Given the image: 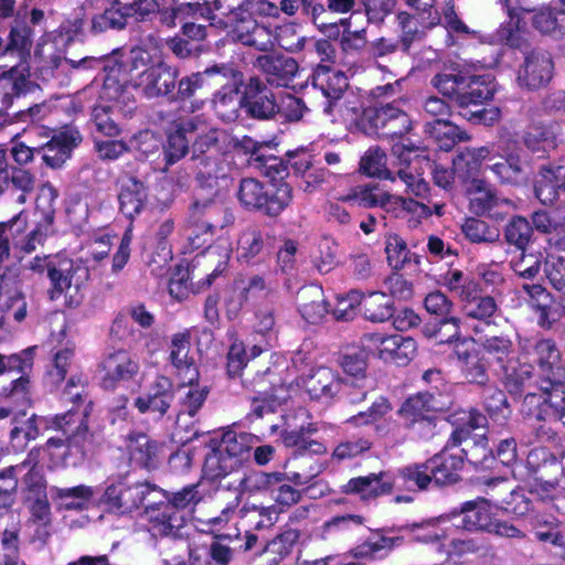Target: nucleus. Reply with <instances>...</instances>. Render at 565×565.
<instances>
[{
    "instance_id": "49530a36",
    "label": "nucleus",
    "mask_w": 565,
    "mask_h": 565,
    "mask_svg": "<svg viewBox=\"0 0 565 565\" xmlns=\"http://www.w3.org/2000/svg\"><path fill=\"white\" fill-rule=\"evenodd\" d=\"M499 492H508L505 497L495 499V507L516 516H525L533 509L532 500L521 489H508L504 481L499 482Z\"/></svg>"
},
{
    "instance_id": "c03bdc74",
    "label": "nucleus",
    "mask_w": 565,
    "mask_h": 565,
    "mask_svg": "<svg viewBox=\"0 0 565 565\" xmlns=\"http://www.w3.org/2000/svg\"><path fill=\"white\" fill-rule=\"evenodd\" d=\"M522 290L527 295L530 305L540 313V324L550 328V316L555 303L552 294L541 284L525 282Z\"/></svg>"
},
{
    "instance_id": "2eb2a0df",
    "label": "nucleus",
    "mask_w": 565,
    "mask_h": 565,
    "mask_svg": "<svg viewBox=\"0 0 565 565\" xmlns=\"http://www.w3.org/2000/svg\"><path fill=\"white\" fill-rule=\"evenodd\" d=\"M554 64L551 54L542 50H532L525 54L518 72V83L529 90L546 86L553 77Z\"/></svg>"
},
{
    "instance_id": "4be33fe9",
    "label": "nucleus",
    "mask_w": 565,
    "mask_h": 565,
    "mask_svg": "<svg viewBox=\"0 0 565 565\" xmlns=\"http://www.w3.org/2000/svg\"><path fill=\"white\" fill-rule=\"evenodd\" d=\"M291 184L267 183L256 213L269 220H278L294 202Z\"/></svg>"
},
{
    "instance_id": "412c9836",
    "label": "nucleus",
    "mask_w": 565,
    "mask_h": 565,
    "mask_svg": "<svg viewBox=\"0 0 565 565\" xmlns=\"http://www.w3.org/2000/svg\"><path fill=\"white\" fill-rule=\"evenodd\" d=\"M299 8L330 39H338L340 36V24L326 21L324 3L319 0H281L278 10L288 15H294Z\"/></svg>"
},
{
    "instance_id": "69168bd1",
    "label": "nucleus",
    "mask_w": 565,
    "mask_h": 565,
    "mask_svg": "<svg viewBox=\"0 0 565 565\" xmlns=\"http://www.w3.org/2000/svg\"><path fill=\"white\" fill-rule=\"evenodd\" d=\"M284 475L280 472H253L239 481L242 492L256 493L263 491L274 492V487L281 483Z\"/></svg>"
},
{
    "instance_id": "20e7f679",
    "label": "nucleus",
    "mask_w": 565,
    "mask_h": 565,
    "mask_svg": "<svg viewBox=\"0 0 565 565\" xmlns=\"http://www.w3.org/2000/svg\"><path fill=\"white\" fill-rule=\"evenodd\" d=\"M170 373L175 374L182 385H188V390L181 397V411L175 419V429L173 433L177 441L186 444L199 437V430L194 424L188 425L184 415L194 417L199 409L203 406L209 391L206 387L193 386L199 380V370L192 358L189 355H169Z\"/></svg>"
},
{
    "instance_id": "c756f323",
    "label": "nucleus",
    "mask_w": 565,
    "mask_h": 565,
    "mask_svg": "<svg viewBox=\"0 0 565 565\" xmlns=\"http://www.w3.org/2000/svg\"><path fill=\"white\" fill-rule=\"evenodd\" d=\"M460 323V318L451 317L447 320V323L437 321L435 324H425L422 333L426 339L434 340L436 344L456 343L454 353H459L457 350L459 345L465 347L476 343L472 337H461Z\"/></svg>"
},
{
    "instance_id": "cd10ccee",
    "label": "nucleus",
    "mask_w": 565,
    "mask_h": 565,
    "mask_svg": "<svg viewBox=\"0 0 565 565\" xmlns=\"http://www.w3.org/2000/svg\"><path fill=\"white\" fill-rule=\"evenodd\" d=\"M312 399H331L340 390V382L330 369L318 367L305 377L297 379Z\"/></svg>"
},
{
    "instance_id": "7c9ffc66",
    "label": "nucleus",
    "mask_w": 565,
    "mask_h": 565,
    "mask_svg": "<svg viewBox=\"0 0 565 565\" xmlns=\"http://www.w3.org/2000/svg\"><path fill=\"white\" fill-rule=\"evenodd\" d=\"M450 443L454 447L463 444V447L458 451L473 466L487 467V461L491 458V450L488 448L484 438L479 440L469 437V431L465 427H458L450 436Z\"/></svg>"
},
{
    "instance_id": "aec40b11",
    "label": "nucleus",
    "mask_w": 565,
    "mask_h": 565,
    "mask_svg": "<svg viewBox=\"0 0 565 565\" xmlns=\"http://www.w3.org/2000/svg\"><path fill=\"white\" fill-rule=\"evenodd\" d=\"M117 199L119 213L129 221L127 228L131 231L135 220L147 207L148 188L136 177H129L120 184Z\"/></svg>"
},
{
    "instance_id": "f8f14e48",
    "label": "nucleus",
    "mask_w": 565,
    "mask_h": 565,
    "mask_svg": "<svg viewBox=\"0 0 565 565\" xmlns=\"http://www.w3.org/2000/svg\"><path fill=\"white\" fill-rule=\"evenodd\" d=\"M82 141L83 136L79 129L75 125L67 124L52 130L51 138L38 147V154L42 156L47 167L58 169L72 157Z\"/></svg>"
},
{
    "instance_id": "0e129e2a",
    "label": "nucleus",
    "mask_w": 565,
    "mask_h": 565,
    "mask_svg": "<svg viewBox=\"0 0 565 565\" xmlns=\"http://www.w3.org/2000/svg\"><path fill=\"white\" fill-rule=\"evenodd\" d=\"M364 518L359 514L337 515L326 521L320 529V536L323 540H331L348 533L353 527L361 526Z\"/></svg>"
},
{
    "instance_id": "6e6552de",
    "label": "nucleus",
    "mask_w": 565,
    "mask_h": 565,
    "mask_svg": "<svg viewBox=\"0 0 565 565\" xmlns=\"http://www.w3.org/2000/svg\"><path fill=\"white\" fill-rule=\"evenodd\" d=\"M461 526L470 532H483L504 539H524L525 533L513 523L495 518L487 499L467 501L460 509Z\"/></svg>"
},
{
    "instance_id": "393cba45",
    "label": "nucleus",
    "mask_w": 565,
    "mask_h": 565,
    "mask_svg": "<svg viewBox=\"0 0 565 565\" xmlns=\"http://www.w3.org/2000/svg\"><path fill=\"white\" fill-rule=\"evenodd\" d=\"M454 448L449 439L444 450L428 461L431 476L437 483L450 484L459 480L463 459L459 452H451Z\"/></svg>"
},
{
    "instance_id": "603ef678",
    "label": "nucleus",
    "mask_w": 565,
    "mask_h": 565,
    "mask_svg": "<svg viewBox=\"0 0 565 565\" xmlns=\"http://www.w3.org/2000/svg\"><path fill=\"white\" fill-rule=\"evenodd\" d=\"M266 184L267 182L252 177L242 178L239 180L236 198L243 210L256 213Z\"/></svg>"
},
{
    "instance_id": "a211bd4d",
    "label": "nucleus",
    "mask_w": 565,
    "mask_h": 565,
    "mask_svg": "<svg viewBox=\"0 0 565 565\" xmlns=\"http://www.w3.org/2000/svg\"><path fill=\"white\" fill-rule=\"evenodd\" d=\"M178 76V68L162 61L146 67L140 73L145 95L148 98L166 97L170 103H173Z\"/></svg>"
},
{
    "instance_id": "680f3d73",
    "label": "nucleus",
    "mask_w": 565,
    "mask_h": 565,
    "mask_svg": "<svg viewBox=\"0 0 565 565\" xmlns=\"http://www.w3.org/2000/svg\"><path fill=\"white\" fill-rule=\"evenodd\" d=\"M18 280H13L14 288L11 290L6 282V276L0 278V296L6 295V301L2 310L4 312L13 311V318L17 322H21L26 317V301L24 294L18 288Z\"/></svg>"
},
{
    "instance_id": "864d4df0",
    "label": "nucleus",
    "mask_w": 565,
    "mask_h": 565,
    "mask_svg": "<svg viewBox=\"0 0 565 565\" xmlns=\"http://www.w3.org/2000/svg\"><path fill=\"white\" fill-rule=\"evenodd\" d=\"M265 247L264 234L256 227H249L242 232L237 241L238 259L250 264L262 254Z\"/></svg>"
},
{
    "instance_id": "e433bc0d",
    "label": "nucleus",
    "mask_w": 565,
    "mask_h": 565,
    "mask_svg": "<svg viewBox=\"0 0 565 565\" xmlns=\"http://www.w3.org/2000/svg\"><path fill=\"white\" fill-rule=\"evenodd\" d=\"M216 443L238 468L244 461L249 459L254 444L252 435L230 429L224 431L221 440Z\"/></svg>"
},
{
    "instance_id": "b1692460",
    "label": "nucleus",
    "mask_w": 565,
    "mask_h": 565,
    "mask_svg": "<svg viewBox=\"0 0 565 565\" xmlns=\"http://www.w3.org/2000/svg\"><path fill=\"white\" fill-rule=\"evenodd\" d=\"M100 98L110 110L125 117L131 116L137 109V100L130 88L110 74L104 81Z\"/></svg>"
},
{
    "instance_id": "de8ad7c7",
    "label": "nucleus",
    "mask_w": 565,
    "mask_h": 565,
    "mask_svg": "<svg viewBox=\"0 0 565 565\" xmlns=\"http://www.w3.org/2000/svg\"><path fill=\"white\" fill-rule=\"evenodd\" d=\"M503 237L509 245L524 252L533 237L531 222L524 216L513 215L504 226Z\"/></svg>"
},
{
    "instance_id": "f3484780",
    "label": "nucleus",
    "mask_w": 565,
    "mask_h": 565,
    "mask_svg": "<svg viewBox=\"0 0 565 565\" xmlns=\"http://www.w3.org/2000/svg\"><path fill=\"white\" fill-rule=\"evenodd\" d=\"M174 401V384L166 375H157L145 394L138 396L134 405L141 413H153L162 418Z\"/></svg>"
},
{
    "instance_id": "8fccbe9b",
    "label": "nucleus",
    "mask_w": 565,
    "mask_h": 565,
    "mask_svg": "<svg viewBox=\"0 0 565 565\" xmlns=\"http://www.w3.org/2000/svg\"><path fill=\"white\" fill-rule=\"evenodd\" d=\"M488 168L494 173L497 179L502 184H521L525 180V172L522 167V160L518 154H509L501 158Z\"/></svg>"
},
{
    "instance_id": "7ed1b4c3",
    "label": "nucleus",
    "mask_w": 565,
    "mask_h": 565,
    "mask_svg": "<svg viewBox=\"0 0 565 565\" xmlns=\"http://www.w3.org/2000/svg\"><path fill=\"white\" fill-rule=\"evenodd\" d=\"M28 269L47 277L50 281L47 294L51 300H57L67 295L71 298L77 296L86 288L90 278L86 264L61 254L38 255L30 260Z\"/></svg>"
},
{
    "instance_id": "c85d7f7f",
    "label": "nucleus",
    "mask_w": 565,
    "mask_h": 565,
    "mask_svg": "<svg viewBox=\"0 0 565 565\" xmlns=\"http://www.w3.org/2000/svg\"><path fill=\"white\" fill-rule=\"evenodd\" d=\"M138 370L139 365L128 355H107L102 363V386L114 390L120 381L131 379Z\"/></svg>"
},
{
    "instance_id": "4c0bfd02",
    "label": "nucleus",
    "mask_w": 565,
    "mask_h": 565,
    "mask_svg": "<svg viewBox=\"0 0 565 565\" xmlns=\"http://www.w3.org/2000/svg\"><path fill=\"white\" fill-rule=\"evenodd\" d=\"M102 13L94 15L92 20V29L94 32H106L109 30L120 31L127 26L128 19L131 17L130 11L126 10L127 3H107Z\"/></svg>"
},
{
    "instance_id": "5fc2aeb1",
    "label": "nucleus",
    "mask_w": 565,
    "mask_h": 565,
    "mask_svg": "<svg viewBox=\"0 0 565 565\" xmlns=\"http://www.w3.org/2000/svg\"><path fill=\"white\" fill-rule=\"evenodd\" d=\"M401 542L399 537L374 535L351 550L355 558L374 559L381 557L383 552L392 551Z\"/></svg>"
},
{
    "instance_id": "f257e3e1",
    "label": "nucleus",
    "mask_w": 565,
    "mask_h": 565,
    "mask_svg": "<svg viewBox=\"0 0 565 565\" xmlns=\"http://www.w3.org/2000/svg\"><path fill=\"white\" fill-rule=\"evenodd\" d=\"M430 83L460 109V115L469 122L493 126L501 119V110L495 106L470 109L471 106H483L493 100L497 83L491 74L477 75L467 70L454 68L451 73H437Z\"/></svg>"
},
{
    "instance_id": "39448f33",
    "label": "nucleus",
    "mask_w": 565,
    "mask_h": 565,
    "mask_svg": "<svg viewBox=\"0 0 565 565\" xmlns=\"http://www.w3.org/2000/svg\"><path fill=\"white\" fill-rule=\"evenodd\" d=\"M233 223V213L217 199V195L195 198L189 205L186 216L190 249L194 252L212 243L217 231H222Z\"/></svg>"
},
{
    "instance_id": "37998d69",
    "label": "nucleus",
    "mask_w": 565,
    "mask_h": 565,
    "mask_svg": "<svg viewBox=\"0 0 565 565\" xmlns=\"http://www.w3.org/2000/svg\"><path fill=\"white\" fill-rule=\"evenodd\" d=\"M94 494V489L85 484L71 488H51V495L58 500L60 504L66 510H83L87 508Z\"/></svg>"
},
{
    "instance_id": "a878e982",
    "label": "nucleus",
    "mask_w": 565,
    "mask_h": 565,
    "mask_svg": "<svg viewBox=\"0 0 565 565\" xmlns=\"http://www.w3.org/2000/svg\"><path fill=\"white\" fill-rule=\"evenodd\" d=\"M443 409V406L435 399V397L427 392L417 393L409 396L399 409L401 416L412 423H423L429 431L433 430L430 414Z\"/></svg>"
},
{
    "instance_id": "9d476101",
    "label": "nucleus",
    "mask_w": 565,
    "mask_h": 565,
    "mask_svg": "<svg viewBox=\"0 0 565 565\" xmlns=\"http://www.w3.org/2000/svg\"><path fill=\"white\" fill-rule=\"evenodd\" d=\"M241 104L246 117L255 120L275 119L280 111L276 94L256 75L243 79Z\"/></svg>"
},
{
    "instance_id": "58836bf2",
    "label": "nucleus",
    "mask_w": 565,
    "mask_h": 565,
    "mask_svg": "<svg viewBox=\"0 0 565 565\" xmlns=\"http://www.w3.org/2000/svg\"><path fill=\"white\" fill-rule=\"evenodd\" d=\"M396 106L392 103L381 106H369L363 109L360 126L365 134L382 138Z\"/></svg>"
},
{
    "instance_id": "e2e57ef3",
    "label": "nucleus",
    "mask_w": 565,
    "mask_h": 565,
    "mask_svg": "<svg viewBox=\"0 0 565 565\" xmlns=\"http://www.w3.org/2000/svg\"><path fill=\"white\" fill-rule=\"evenodd\" d=\"M385 253L388 265L396 271L412 263V252L408 249L406 242L397 234L386 236Z\"/></svg>"
},
{
    "instance_id": "79ce46f5",
    "label": "nucleus",
    "mask_w": 565,
    "mask_h": 565,
    "mask_svg": "<svg viewBox=\"0 0 565 565\" xmlns=\"http://www.w3.org/2000/svg\"><path fill=\"white\" fill-rule=\"evenodd\" d=\"M300 534L297 530L288 529L269 541L262 551L266 565H278L292 551Z\"/></svg>"
},
{
    "instance_id": "bb28decb",
    "label": "nucleus",
    "mask_w": 565,
    "mask_h": 565,
    "mask_svg": "<svg viewBox=\"0 0 565 565\" xmlns=\"http://www.w3.org/2000/svg\"><path fill=\"white\" fill-rule=\"evenodd\" d=\"M196 125L193 120H179L173 122V130L167 132V141L163 145V161L167 167L173 166L189 152L188 134L194 132Z\"/></svg>"
},
{
    "instance_id": "473e14b6",
    "label": "nucleus",
    "mask_w": 565,
    "mask_h": 565,
    "mask_svg": "<svg viewBox=\"0 0 565 565\" xmlns=\"http://www.w3.org/2000/svg\"><path fill=\"white\" fill-rule=\"evenodd\" d=\"M33 30L20 12L13 19L2 54H17L21 60L30 56L33 46Z\"/></svg>"
},
{
    "instance_id": "09e8293b",
    "label": "nucleus",
    "mask_w": 565,
    "mask_h": 565,
    "mask_svg": "<svg viewBox=\"0 0 565 565\" xmlns=\"http://www.w3.org/2000/svg\"><path fill=\"white\" fill-rule=\"evenodd\" d=\"M237 468L230 456L215 443L205 455L203 473L207 479L215 480L227 476Z\"/></svg>"
},
{
    "instance_id": "f03ea898",
    "label": "nucleus",
    "mask_w": 565,
    "mask_h": 565,
    "mask_svg": "<svg viewBox=\"0 0 565 565\" xmlns=\"http://www.w3.org/2000/svg\"><path fill=\"white\" fill-rule=\"evenodd\" d=\"M214 8L225 18V26L236 42L259 52L275 49L271 28L258 19L279 17L276 3L269 0H214Z\"/></svg>"
},
{
    "instance_id": "f704fd0d",
    "label": "nucleus",
    "mask_w": 565,
    "mask_h": 565,
    "mask_svg": "<svg viewBox=\"0 0 565 565\" xmlns=\"http://www.w3.org/2000/svg\"><path fill=\"white\" fill-rule=\"evenodd\" d=\"M298 310L309 323H317L329 312L321 288L301 289L298 295Z\"/></svg>"
},
{
    "instance_id": "a18cd8bd",
    "label": "nucleus",
    "mask_w": 565,
    "mask_h": 565,
    "mask_svg": "<svg viewBox=\"0 0 565 565\" xmlns=\"http://www.w3.org/2000/svg\"><path fill=\"white\" fill-rule=\"evenodd\" d=\"M396 23L399 31L397 40L402 44V53L408 54L412 45L422 40L427 30H424L420 21L407 11H399L396 14Z\"/></svg>"
},
{
    "instance_id": "2f4dec72",
    "label": "nucleus",
    "mask_w": 565,
    "mask_h": 565,
    "mask_svg": "<svg viewBox=\"0 0 565 565\" xmlns=\"http://www.w3.org/2000/svg\"><path fill=\"white\" fill-rule=\"evenodd\" d=\"M361 311L371 322L388 321L396 312L394 299L383 291H361Z\"/></svg>"
},
{
    "instance_id": "4468645a",
    "label": "nucleus",
    "mask_w": 565,
    "mask_h": 565,
    "mask_svg": "<svg viewBox=\"0 0 565 565\" xmlns=\"http://www.w3.org/2000/svg\"><path fill=\"white\" fill-rule=\"evenodd\" d=\"M255 57L253 66L265 77V83L274 87H288L299 71L298 62L280 52H264Z\"/></svg>"
},
{
    "instance_id": "bf43d9fd",
    "label": "nucleus",
    "mask_w": 565,
    "mask_h": 565,
    "mask_svg": "<svg viewBox=\"0 0 565 565\" xmlns=\"http://www.w3.org/2000/svg\"><path fill=\"white\" fill-rule=\"evenodd\" d=\"M13 427L10 430V443L14 450H23L31 440L39 436L38 417L32 415L24 422H20L18 416L12 419Z\"/></svg>"
},
{
    "instance_id": "1a4fd4ad",
    "label": "nucleus",
    "mask_w": 565,
    "mask_h": 565,
    "mask_svg": "<svg viewBox=\"0 0 565 565\" xmlns=\"http://www.w3.org/2000/svg\"><path fill=\"white\" fill-rule=\"evenodd\" d=\"M152 497H164V492L149 483L131 486L120 481L106 488L103 503L110 512L125 514L140 505L152 504Z\"/></svg>"
},
{
    "instance_id": "a19ab883",
    "label": "nucleus",
    "mask_w": 565,
    "mask_h": 565,
    "mask_svg": "<svg viewBox=\"0 0 565 565\" xmlns=\"http://www.w3.org/2000/svg\"><path fill=\"white\" fill-rule=\"evenodd\" d=\"M394 487L405 488L409 491L424 490L431 482L433 476L426 463H414L398 470V473L392 478Z\"/></svg>"
},
{
    "instance_id": "0eeeda50",
    "label": "nucleus",
    "mask_w": 565,
    "mask_h": 565,
    "mask_svg": "<svg viewBox=\"0 0 565 565\" xmlns=\"http://www.w3.org/2000/svg\"><path fill=\"white\" fill-rule=\"evenodd\" d=\"M206 74L221 85L213 98V109L217 118L224 122L235 121L239 117V109H243V73L233 65L221 64L206 68Z\"/></svg>"
},
{
    "instance_id": "3c124183",
    "label": "nucleus",
    "mask_w": 565,
    "mask_h": 565,
    "mask_svg": "<svg viewBox=\"0 0 565 565\" xmlns=\"http://www.w3.org/2000/svg\"><path fill=\"white\" fill-rule=\"evenodd\" d=\"M524 146L539 158H544L550 149L555 147L553 131L543 125H533L522 137Z\"/></svg>"
},
{
    "instance_id": "9b49d317",
    "label": "nucleus",
    "mask_w": 565,
    "mask_h": 565,
    "mask_svg": "<svg viewBox=\"0 0 565 565\" xmlns=\"http://www.w3.org/2000/svg\"><path fill=\"white\" fill-rule=\"evenodd\" d=\"M522 412L537 420H558L565 426V386L556 377L550 379V387L542 395L529 393L524 397Z\"/></svg>"
},
{
    "instance_id": "338daca9",
    "label": "nucleus",
    "mask_w": 565,
    "mask_h": 565,
    "mask_svg": "<svg viewBox=\"0 0 565 565\" xmlns=\"http://www.w3.org/2000/svg\"><path fill=\"white\" fill-rule=\"evenodd\" d=\"M127 447L131 460L143 467H149L157 454V444L145 434L131 436Z\"/></svg>"
},
{
    "instance_id": "6ab92c4d",
    "label": "nucleus",
    "mask_w": 565,
    "mask_h": 565,
    "mask_svg": "<svg viewBox=\"0 0 565 565\" xmlns=\"http://www.w3.org/2000/svg\"><path fill=\"white\" fill-rule=\"evenodd\" d=\"M312 86L326 97L324 113L332 114L333 107L349 87L347 75L331 65L318 64L311 75Z\"/></svg>"
},
{
    "instance_id": "dca6fc26",
    "label": "nucleus",
    "mask_w": 565,
    "mask_h": 565,
    "mask_svg": "<svg viewBox=\"0 0 565 565\" xmlns=\"http://www.w3.org/2000/svg\"><path fill=\"white\" fill-rule=\"evenodd\" d=\"M161 499H167V494L152 497V504L147 503L145 507L149 532L153 536H175L184 524V516L181 512L174 511L173 504H168Z\"/></svg>"
},
{
    "instance_id": "72a5a7b5",
    "label": "nucleus",
    "mask_w": 565,
    "mask_h": 565,
    "mask_svg": "<svg viewBox=\"0 0 565 565\" xmlns=\"http://www.w3.org/2000/svg\"><path fill=\"white\" fill-rule=\"evenodd\" d=\"M424 130L436 141L438 148L444 151H450L457 143L470 138L465 130L451 122L449 118L446 120L428 121L425 124Z\"/></svg>"
},
{
    "instance_id": "4d7b16f0",
    "label": "nucleus",
    "mask_w": 565,
    "mask_h": 565,
    "mask_svg": "<svg viewBox=\"0 0 565 565\" xmlns=\"http://www.w3.org/2000/svg\"><path fill=\"white\" fill-rule=\"evenodd\" d=\"M386 154L379 147L370 148L360 160L359 170L367 177L394 180L393 173L385 167Z\"/></svg>"
},
{
    "instance_id": "052dcab7",
    "label": "nucleus",
    "mask_w": 565,
    "mask_h": 565,
    "mask_svg": "<svg viewBox=\"0 0 565 565\" xmlns=\"http://www.w3.org/2000/svg\"><path fill=\"white\" fill-rule=\"evenodd\" d=\"M465 237L473 243H493L499 239L500 232L495 227H491L487 222L477 218L468 217L461 226Z\"/></svg>"
},
{
    "instance_id": "ea45409f",
    "label": "nucleus",
    "mask_w": 565,
    "mask_h": 565,
    "mask_svg": "<svg viewBox=\"0 0 565 565\" xmlns=\"http://www.w3.org/2000/svg\"><path fill=\"white\" fill-rule=\"evenodd\" d=\"M551 469L558 475L562 472V467L555 460V458H553L550 463H544L542 466V468L539 471V476L531 483L530 492L532 494H535L537 498H540L543 501L553 500V502L555 504L556 499L562 498V497L558 495V492H559L558 481L556 480V478H554V479L550 478L548 472L551 471Z\"/></svg>"
},
{
    "instance_id": "6e6d98bb",
    "label": "nucleus",
    "mask_w": 565,
    "mask_h": 565,
    "mask_svg": "<svg viewBox=\"0 0 565 565\" xmlns=\"http://www.w3.org/2000/svg\"><path fill=\"white\" fill-rule=\"evenodd\" d=\"M562 8H544L532 18L533 26L541 33L548 34L555 31L565 32V4Z\"/></svg>"
},
{
    "instance_id": "5701e85b",
    "label": "nucleus",
    "mask_w": 565,
    "mask_h": 565,
    "mask_svg": "<svg viewBox=\"0 0 565 565\" xmlns=\"http://www.w3.org/2000/svg\"><path fill=\"white\" fill-rule=\"evenodd\" d=\"M394 482L390 473H370L363 477L352 478L343 487L348 494H356L362 500L375 499L392 492Z\"/></svg>"
},
{
    "instance_id": "c9c22d12",
    "label": "nucleus",
    "mask_w": 565,
    "mask_h": 565,
    "mask_svg": "<svg viewBox=\"0 0 565 565\" xmlns=\"http://www.w3.org/2000/svg\"><path fill=\"white\" fill-rule=\"evenodd\" d=\"M490 149L488 147L465 148L454 159L455 171L463 180H472L479 174L483 161L489 157Z\"/></svg>"
},
{
    "instance_id": "423d86ee",
    "label": "nucleus",
    "mask_w": 565,
    "mask_h": 565,
    "mask_svg": "<svg viewBox=\"0 0 565 565\" xmlns=\"http://www.w3.org/2000/svg\"><path fill=\"white\" fill-rule=\"evenodd\" d=\"M87 417V407L83 412L71 409L56 415L51 427L62 431L65 440L52 437L47 445L60 447L65 444L68 450L75 451L81 459L94 456L104 445L105 438L100 430L89 429Z\"/></svg>"
},
{
    "instance_id": "774afa93",
    "label": "nucleus",
    "mask_w": 565,
    "mask_h": 565,
    "mask_svg": "<svg viewBox=\"0 0 565 565\" xmlns=\"http://www.w3.org/2000/svg\"><path fill=\"white\" fill-rule=\"evenodd\" d=\"M475 190L470 199V211L477 216H484L489 213L491 205L499 198L495 189L489 185L484 180H475Z\"/></svg>"
},
{
    "instance_id": "ddd939ff",
    "label": "nucleus",
    "mask_w": 565,
    "mask_h": 565,
    "mask_svg": "<svg viewBox=\"0 0 565 565\" xmlns=\"http://www.w3.org/2000/svg\"><path fill=\"white\" fill-rule=\"evenodd\" d=\"M202 248L203 250L194 256L189 267L194 277L195 270L202 269L205 273V277L193 285L195 292L209 289L215 279L227 270L232 254L230 247L212 243Z\"/></svg>"
},
{
    "instance_id": "13d9d810",
    "label": "nucleus",
    "mask_w": 565,
    "mask_h": 565,
    "mask_svg": "<svg viewBox=\"0 0 565 565\" xmlns=\"http://www.w3.org/2000/svg\"><path fill=\"white\" fill-rule=\"evenodd\" d=\"M356 12H363L369 24L381 26L394 12L397 0H358Z\"/></svg>"
}]
</instances>
